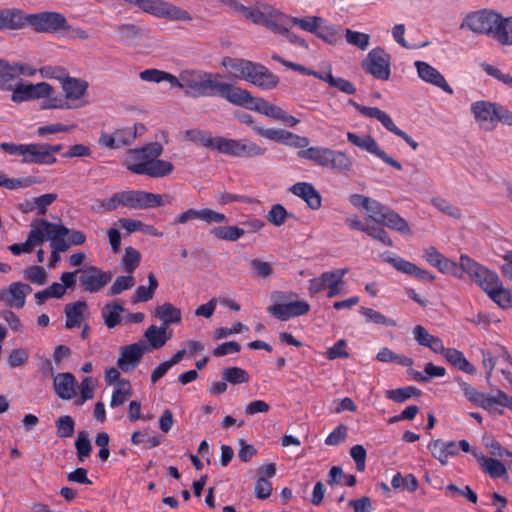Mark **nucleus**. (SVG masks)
Listing matches in <instances>:
<instances>
[{"instance_id":"1","label":"nucleus","mask_w":512,"mask_h":512,"mask_svg":"<svg viewBox=\"0 0 512 512\" xmlns=\"http://www.w3.org/2000/svg\"><path fill=\"white\" fill-rule=\"evenodd\" d=\"M221 75L199 69L182 70L183 91L191 98L220 96L229 100L234 85L221 82Z\"/></svg>"},{"instance_id":"2","label":"nucleus","mask_w":512,"mask_h":512,"mask_svg":"<svg viewBox=\"0 0 512 512\" xmlns=\"http://www.w3.org/2000/svg\"><path fill=\"white\" fill-rule=\"evenodd\" d=\"M163 153L159 142H152L144 147L129 150L127 169L137 175L162 178L174 170V165L166 160L158 159Z\"/></svg>"},{"instance_id":"3","label":"nucleus","mask_w":512,"mask_h":512,"mask_svg":"<svg viewBox=\"0 0 512 512\" xmlns=\"http://www.w3.org/2000/svg\"><path fill=\"white\" fill-rule=\"evenodd\" d=\"M26 26H30L36 33L41 34H57L71 29V25L68 23L65 15L55 11L26 14Z\"/></svg>"},{"instance_id":"4","label":"nucleus","mask_w":512,"mask_h":512,"mask_svg":"<svg viewBox=\"0 0 512 512\" xmlns=\"http://www.w3.org/2000/svg\"><path fill=\"white\" fill-rule=\"evenodd\" d=\"M500 13L482 9L468 13L463 19L460 29H467L478 35H486L495 38Z\"/></svg>"},{"instance_id":"5","label":"nucleus","mask_w":512,"mask_h":512,"mask_svg":"<svg viewBox=\"0 0 512 512\" xmlns=\"http://www.w3.org/2000/svg\"><path fill=\"white\" fill-rule=\"evenodd\" d=\"M460 264L464 271L475 281L487 294L502 284L496 272L489 270L476 262L468 255L460 256Z\"/></svg>"},{"instance_id":"6","label":"nucleus","mask_w":512,"mask_h":512,"mask_svg":"<svg viewBox=\"0 0 512 512\" xmlns=\"http://www.w3.org/2000/svg\"><path fill=\"white\" fill-rule=\"evenodd\" d=\"M391 56L383 48L376 47L369 51L361 62L362 69L379 80H388L391 74Z\"/></svg>"},{"instance_id":"7","label":"nucleus","mask_w":512,"mask_h":512,"mask_svg":"<svg viewBox=\"0 0 512 512\" xmlns=\"http://www.w3.org/2000/svg\"><path fill=\"white\" fill-rule=\"evenodd\" d=\"M144 191L142 190H125L114 193L110 198L98 201V208L104 212H110L119 207H127L130 209H143Z\"/></svg>"},{"instance_id":"8","label":"nucleus","mask_w":512,"mask_h":512,"mask_svg":"<svg viewBox=\"0 0 512 512\" xmlns=\"http://www.w3.org/2000/svg\"><path fill=\"white\" fill-rule=\"evenodd\" d=\"M36 223H39V229L44 235V241L49 240L51 249L58 252H66L70 243L65 240V236L70 233V229L63 224L51 223L45 219H36Z\"/></svg>"},{"instance_id":"9","label":"nucleus","mask_w":512,"mask_h":512,"mask_svg":"<svg viewBox=\"0 0 512 512\" xmlns=\"http://www.w3.org/2000/svg\"><path fill=\"white\" fill-rule=\"evenodd\" d=\"M347 140L351 144L360 148L361 150L375 155L376 157L381 159L384 163L395 168L396 170L402 169V164L399 161H397L396 159L389 156L385 151H383L377 144L376 140L371 135H361L360 136L355 133L348 132Z\"/></svg>"},{"instance_id":"10","label":"nucleus","mask_w":512,"mask_h":512,"mask_svg":"<svg viewBox=\"0 0 512 512\" xmlns=\"http://www.w3.org/2000/svg\"><path fill=\"white\" fill-rule=\"evenodd\" d=\"M147 351H149L148 345L144 340L122 346L117 360L118 368L125 373L133 371Z\"/></svg>"},{"instance_id":"11","label":"nucleus","mask_w":512,"mask_h":512,"mask_svg":"<svg viewBox=\"0 0 512 512\" xmlns=\"http://www.w3.org/2000/svg\"><path fill=\"white\" fill-rule=\"evenodd\" d=\"M228 102L235 106H240L252 111H256L265 116L269 112V108L272 105L267 100L255 97L248 90L236 85L233 87Z\"/></svg>"},{"instance_id":"12","label":"nucleus","mask_w":512,"mask_h":512,"mask_svg":"<svg viewBox=\"0 0 512 512\" xmlns=\"http://www.w3.org/2000/svg\"><path fill=\"white\" fill-rule=\"evenodd\" d=\"M112 280V273L103 271L96 266H89L81 269L79 284L83 291L88 293H97L102 290Z\"/></svg>"},{"instance_id":"13","label":"nucleus","mask_w":512,"mask_h":512,"mask_svg":"<svg viewBox=\"0 0 512 512\" xmlns=\"http://www.w3.org/2000/svg\"><path fill=\"white\" fill-rule=\"evenodd\" d=\"M53 87L46 83L37 84H19L14 87L11 99L14 102H24L33 99L48 97L51 95Z\"/></svg>"},{"instance_id":"14","label":"nucleus","mask_w":512,"mask_h":512,"mask_svg":"<svg viewBox=\"0 0 512 512\" xmlns=\"http://www.w3.org/2000/svg\"><path fill=\"white\" fill-rule=\"evenodd\" d=\"M310 305L304 300L289 303H276L267 308V311L281 321L305 315L309 312Z\"/></svg>"},{"instance_id":"15","label":"nucleus","mask_w":512,"mask_h":512,"mask_svg":"<svg viewBox=\"0 0 512 512\" xmlns=\"http://www.w3.org/2000/svg\"><path fill=\"white\" fill-rule=\"evenodd\" d=\"M32 292L30 285L13 282L7 288L0 289V302L6 306L21 309L26 303L27 294Z\"/></svg>"},{"instance_id":"16","label":"nucleus","mask_w":512,"mask_h":512,"mask_svg":"<svg viewBox=\"0 0 512 512\" xmlns=\"http://www.w3.org/2000/svg\"><path fill=\"white\" fill-rule=\"evenodd\" d=\"M247 82L261 90L270 91L279 85L280 78L263 64L255 62Z\"/></svg>"},{"instance_id":"17","label":"nucleus","mask_w":512,"mask_h":512,"mask_svg":"<svg viewBox=\"0 0 512 512\" xmlns=\"http://www.w3.org/2000/svg\"><path fill=\"white\" fill-rule=\"evenodd\" d=\"M261 134L263 138L294 148H306L310 143L307 137L280 128L261 131Z\"/></svg>"},{"instance_id":"18","label":"nucleus","mask_w":512,"mask_h":512,"mask_svg":"<svg viewBox=\"0 0 512 512\" xmlns=\"http://www.w3.org/2000/svg\"><path fill=\"white\" fill-rule=\"evenodd\" d=\"M496 102L476 101L471 104V113L481 127L486 130L495 128Z\"/></svg>"},{"instance_id":"19","label":"nucleus","mask_w":512,"mask_h":512,"mask_svg":"<svg viewBox=\"0 0 512 512\" xmlns=\"http://www.w3.org/2000/svg\"><path fill=\"white\" fill-rule=\"evenodd\" d=\"M418 77L430 83L438 88H441L444 92L448 94H453L452 87L447 83L444 76L433 66L424 61H416L414 63Z\"/></svg>"},{"instance_id":"20","label":"nucleus","mask_w":512,"mask_h":512,"mask_svg":"<svg viewBox=\"0 0 512 512\" xmlns=\"http://www.w3.org/2000/svg\"><path fill=\"white\" fill-rule=\"evenodd\" d=\"M385 262L389 263L397 271L414 276L418 280L432 282L435 277L428 270L422 269L414 263L407 261L399 256H388L384 258Z\"/></svg>"},{"instance_id":"21","label":"nucleus","mask_w":512,"mask_h":512,"mask_svg":"<svg viewBox=\"0 0 512 512\" xmlns=\"http://www.w3.org/2000/svg\"><path fill=\"white\" fill-rule=\"evenodd\" d=\"M289 191L304 200L313 210H318L322 205V197L312 183L297 182L290 187Z\"/></svg>"},{"instance_id":"22","label":"nucleus","mask_w":512,"mask_h":512,"mask_svg":"<svg viewBox=\"0 0 512 512\" xmlns=\"http://www.w3.org/2000/svg\"><path fill=\"white\" fill-rule=\"evenodd\" d=\"M26 13L20 8L0 9V31L25 28Z\"/></svg>"},{"instance_id":"23","label":"nucleus","mask_w":512,"mask_h":512,"mask_svg":"<svg viewBox=\"0 0 512 512\" xmlns=\"http://www.w3.org/2000/svg\"><path fill=\"white\" fill-rule=\"evenodd\" d=\"M44 242V235L39 229V223H36V219L31 223V230L28 237L23 243H15L8 247V249L16 256L22 253H30L33 249Z\"/></svg>"},{"instance_id":"24","label":"nucleus","mask_w":512,"mask_h":512,"mask_svg":"<svg viewBox=\"0 0 512 512\" xmlns=\"http://www.w3.org/2000/svg\"><path fill=\"white\" fill-rule=\"evenodd\" d=\"M76 379L70 372L58 373L54 376V391L62 400H70L76 395Z\"/></svg>"},{"instance_id":"25","label":"nucleus","mask_w":512,"mask_h":512,"mask_svg":"<svg viewBox=\"0 0 512 512\" xmlns=\"http://www.w3.org/2000/svg\"><path fill=\"white\" fill-rule=\"evenodd\" d=\"M351 104L363 116L378 120L389 132L395 134L399 130L392 118L378 107H367L354 101Z\"/></svg>"},{"instance_id":"26","label":"nucleus","mask_w":512,"mask_h":512,"mask_svg":"<svg viewBox=\"0 0 512 512\" xmlns=\"http://www.w3.org/2000/svg\"><path fill=\"white\" fill-rule=\"evenodd\" d=\"M255 62L243 58L226 56L222 59L221 65L229 70L237 79L247 81Z\"/></svg>"},{"instance_id":"27","label":"nucleus","mask_w":512,"mask_h":512,"mask_svg":"<svg viewBox=\"0 0 512 512\" xmlns=\"http://www.w3.org/2000/svg\"><path fill=\"white\" fill-rule=\"evenodd\" d=\"M316 37L329 45H338L343 42L344 28L338 24L329 23L323 18V23L318 27Z\"/></svg>"},{"instance_id":"28","label":"nucleus","mask_w":512,"mask_h":512,"mask_svg":"<svg viewBox=\"0 0 512 512\" xmlns=\"http://www.w3.org/2000/svg\"><path fill=\"white\" fill-rule=\"evenodd\" d=\"M428 449L432 456L436 458L442 465H446L448 463L450 456H455L458 454L457 443L454 441L444 442L440 439H437L431 441L428 444Z\"/></svg>"},{"instance_id":"29","label":"nucleus","mask_w":512,"mask_h":512,"mask_svg":"<svg viewBox=\"0 0 512 512\" xmlns=\"http://www.w3.org/2000/svg\"><path fill=\"white\" fill-rule=\"evenodd\" d=\"M412 334L418 345L427 347L438 354L443 350V341L438 336L431 335L424 326L416 325Z\"/></svg>"},{"instance_id":"30","label":"nucleus","mask_w":512,"mask_h":512,"mask_svg":"<svg viewBox=\"0 0 512 512\" xmlns=\"http://www.w3.org/2000/svg\"><path fill=\"white\" fill-rule=\"evenodd\" d=\"M88 309L85 301H76L65 305L64 313L66 315L65 328L72 329L80 327L84 320V311Z\"/></svg>"},{"instance_id":"31","label":"nucleus","mask_w":512,"mask_h":512,"mask_svg":"<svg viewBox=\"0 0 512 512\" xmlns=\"http://www.w3.org/2000/svg\"><path fill=\"white\" fill-rule=\"evenodd\" d=\"M332 151V149L326 147L315 146L300 150L297 155L299 158L310 160L318 166L328 168L330 157L333 155Z\"/></svg>"},{"instance_id":"32","label":"nucleus","mask_w":512,"mask_h":512,"mask_svg":"<svg viewBox=\"0 0 512 512\" xmlns=\"http://www.w3.org/2000/svg\"><path fill=\"white\" fill-rule=\"evenodd\" d=\"M439 354L443 355L450 364L459 370L471 375L476 373V368L465 358L461 351L443 346V350Z\"/></svg>"},{"instance_id":"33","label":"nucleus","mask_w":512,"mask_h":512,"mask_svg":"<svg viewBox=\"0 0 512 512\" xmlns=\"http://www.w3.org/2000/svg\"><path fill=\"white\" fill-rule=\"evenodd\" d=\"M155 16L180 21H190L192 19V16L186 10L163 0H159Z\"/></svg>"},{"instance_id":"34","label":"nucleus","mask_w":512,"mask_h":512,"mask_svg":"<svg viewBox=\"0 0 512 512\" xmlns=\"http://www.w3.org/2000/svg\"><path fill=\"white\" fill-rule=\"evenodd\" d=\"M62 89L65 92L66 99L79 100L87 92L88 82L68 75L62 84Z\"/></svg>"},{"instance_id":"35","label":"nucleus","mask_w":512,"mask_h":512,"mask_svg":"<svg viewBox=\"0 0 512 512\" xmlns=\"http://www.w3.org/2000/svg\"><path fill=\"white\" fill-rule=\"evenodd\" d=\"M474 457L478 460L481 468L490 475L492 478H501L507 474L505 465L499 460L485 457L483 454H478L473 451Z\"/></svg>"},{"instance_id":"36","label":"nucleus","mask_w":512,"mask_h":512,"mask_svg":"<svg viewBox=\"0 0 512 512\" xmlns=\"http://www.w3.org/2000/svg\"><path fill=\"white\" fill-rule=\"evenodd\" d=\"M155 316L159 318L166 328L170 324L179 323L182 319L180 309L176 308L171 303H164L155 309Z\"/></svg>"},{"instance_id":"37","label":"nucleus","mask_w":512,"mask_h":512,"mask_svg":"<svg viewBox=\"0 0 512 512\" xmlns=\"http://www.w3.org/2000/svg\"><path fill=\"white\" fill-rule=\"evenodd\" d=\"M381 225H384L387 228L394 230L398 233H401L403 235H412V230L408 222L391 208L389 212L385 215V220H383Z\"/></svg>"},{"instance_id":"38","label":"nucleus","mask_w":512,"mask_h":512,"mask_svg":"<svg viewBox=\"0 0 512 512\" xmlns=\"http://www.w3.org/2000/svg\"><path fill=\"white\" fill-rule=\"evenodd\" d=\"M336 269L325 271L320 276L312 278L308 281V292L311 297L329 288L330 284L335 280Z\"/></svg>"},{"instance_id":"39","label":"nucleus","mask_w":512,"mask_h":512,"mask_svg":"<svg viewBox=\"0 0 512 512\" xmlns=\"http://www.w3.org/2000/svg\"><path fill=\"white\" fill-rule=\"evenodd\" d=\"M122 312H124V307L118 302L105 304L101 311L105 325L110 329L119 325L122 321Z\"/></svg>"},{"instance_id":"40","label":"nucleus","mask_w":512,"mask_h":512,"mask_svg":"<svg viewBox=\"0 0 512 512\" xmlns=\"http://www.w3.org/2000/svg\"><path fill=\"white\" fill-rule=\"evenodd\" d=\"M494 39L503 46H512V16L504 17L500 14Z\"/></svg>"},{"instance_id":"41","label":"nucleus","mask_w":512,"mask_h":512,"mask_svg":"<svg viewBox=\"0 0 512 512\" xmlns=\"http://www.w3.org/2000/svg\"><path fill=\"white\" fill-rule=\"evenodd\" d=\"M246 231L238 226H215L209 234L219 240L235 242L244 236Z\"/></svg>"},{"instance_id":"42","label":"nucleus","mask_w":512,"mask_h":512,"mask_svg":"<svg viewBox=\"0 0 512 512\" xmlns=\"http://www.w3.org/2000/svg\"><path fill=\"white\" fill-rule=\"evenodd\" d=\"M166 327L165 326H161V327H157L155 325H151L144 333V337L146 338L149 346H148V349L149 351L153 350V349H159L161 347H163L168 338L166 336Z\"/></svg>"},{"instance_id":"43","label":"nucleus","mask_w":512,"mask_h":512,"mask_svg":"<svg viewBox=\"0 0 512 512\" xmlns=\"http://www.w3.org/2000/svg\"><path fill=\"white\" fill-rule=\"evenodd\" d=\"M148 282V287L141 285L136 288L132 296L133 303L147 302L153 298L155 291L159 285L158 280L153 273H150L148 275Z\"/></svg>"},{"instance_id":"44","label":"nucleus","mask_w":512,"mask_h":512,"mask_svg":"<svg viewBox=\"0 0 512 512\" xmlns=\"http://www.w3.org/2000/svg\"><path fill=\"white\" fill-rule=\"evenodd\" d=\"M26 149L28 164L48 165L47 161H52L49 154L44 151L43 143H29Z\"/></svg>"},{"instance_id":"45","label":"nucleus","mask_w":512,"mask_h":512,"mask_svg":"<svg viewBox=\"0 0 512 512\" xmlns=\"http://www.w3.org/2000/svg\"><path fill=\"white\" fill-rule=\"evenodd\" d=\"M328 168L338 173L347 174L352 169V159L345 152L332 151Z\"/></svg>"},{"instance_id":"46","label":"nucleus","mask_w":512,"mask_h":512,"mask_svg":"<svg viewBox=\"0 0 512 512\" xmlns=\"http://www.w3.org/2000/svg\"><path fill=\"white\" fill-rule=\"evenodd\" d=\"M266 153V148L257 143L244 139L238 141L237 156L239 158L261 157Z\"/></svg>"},{"instance_id":"47","label":"nucleus","mask_w":512,"mask_h":512,"mask_svg":"<svg viewBox=\"0 0 512 512\" xmlns=\"http://www.w3.org/2000/svg\"><path fill=\"white\" fill-rule=\"evenodd\" d=\"M421 395V391L415 386H407L397 389H391L386 391V398L392 400L396 403H403L409 398L415 396L419 397Z\"/></svg>"},{"instance_id":"48","label":"nucleus","mask_w":512,"mask_h":512,"mask_svg":"<svg viewBox=\"0 0 512 512\" xmlns=\"http://www.w3.org/2000/svg\"><path fill=\"white\" fill-rule=\"evenodd\" d=\"M359 312L365 317L367 323H374L377 325H383L387 327H395L396 321L386 317L379 311L372 308L361 307Z\"/></svg>"},{"instance_id":"49","label":"nucleus","mask_w":512,"mask_h":512,"mask_svg":"<svg viewBox=\"0 0 512 512\" xmlns=\"http://www.w3.org/2000/svg\"><path fill=\"white\" fill-rule=\"evenodd\" d=\"M15 80V73L11 67V63L7 60L0 58V90L13 91Z\"/></svg>"},{"instance_id":"50","label":"nucleus","mask_w":512,"mask_h":512,"mask_svg":"<svg viewBox=\"0 0 512 512\" xmlns=\"http://www.w3.org/2000/svg\"><path fill=\"white\" fill-rule=\"evenodd\" d=\"M344 37L349 45L366 50L370 45V36L366 33L344 28Z\"/></svg>"},{"instance_id":"51","label":"nucleus","mask_w":512,"mask_h":512,"mask_svg":"<svg viewBox=\"0 0 512 512\" xmlns=\"http://www.w3.org/2000/svg\"><path fill=\"white\" fill-rule=\"evenodd\" d=\"M293 217L282 204H274L266 214V219L269 223L276 227H280L285 224L287 218Z\"/></svg>"},{"instance_id":"52","label":"nucleus","mask_w":512,"mask_h":512,"mask_svg":"<svg viewBox=\"0 0 512 512\" xmlns=\"http://www.w3.org/2000/svg\"><path fill=\"white\" fill-rule=\"evenodd\" d=\"M23 277L35 285L42 286L47 282L48 274L42 266L34 265L23 270Z\"/></svg>"},{"instance_id":"53","label":"nucleus","mask_w":512,"mask_h":512,"mask_svg":"<svg viewBox=\"0 0 512 512\" xmlns=\"http://www.w3.org/2000/svg\"><path fill=\"white\" fill-rule=\"evenodd\" d=\"M75 448L77 458L80 462H83L85 458L90 456L92 452V445L87 431L83 430L78 433L77 439L75 440Z\"/></svg>"},{"instance_id":"54","label":"nucleus","mask_w":512,"mask_h":512,"mask_svg":"<svg viewBox=\"0 0 512 512\" xmlns=\"http://www.w3.org/2000/svg\"><path fill=\"white\" fill-rule=\"evenodd\" d=\"M223 380L226 382L237 385L247 383L249 381V375L246 370L239 367H228L222 371Z\"/></svg>"},{"instance_id":"55","label":"nucleus","mask_w":512,"mask_h":512,"mask_svg":"<svg viewBox=\"0 0 512 512\" xmlns=\"http://www.w3.org/2000/svg\"><path fill=\"white\" fill-rule=\"evenodd\" d=\"M249 266L252 277L265 279L270 277L273 273L271 264L259 258L250 259Z\"/></svg>"},{"instance_id":"56","label":"nucleus","mask_w":512,"mask_h":512,"mask_svg":"<svg viewBox=\"0 0 512 512\" xmlns=\"http://www.w3.org/2000/svg\"><path fill=\"white\" fill-rule=\"evenodd\" d=\"M237 139L226 138V137H215L214 148L219 153L236 157L237 156V148H238Z\"/></svg>"},{"instance_id":"57","label":"nucleus","mask_w":512,"mask_h":512,"mask_svg":"<svg viewBox=\"0 0 512 512\" xmlns=\"http://www.w3.org/2000/svg\"><path fill=\"white\" fill-rule=\"evenodd\" d=\"M56 434L59 438L72 437L75 432V421L69 415L60 416L56 422Z\"/></svg>"},{"instance_id":"58","label":"nucleus","mask_w":512,"mask_h":512,"mask_svg":"<svg viewBox=\"0 0 512 512\" xmlns=\"http://www.w3.org/2000/svg\"><path fill=\"white\" fill-rule=\"evenodd\" d=\"M292 24L299 26L302 30L312 33L316 36L318 27L323 23V18L318 16H309L304 18L292 17Z\"/></svg>"},{"instance_id":"59","label":"nucleus","mask_w":512,"mask_h":512,"mask_svg":"<svg viewBox=\"0 0 512 512\" xmlns=\"http://www.w3.org/2000/svg\"><path fill=\"white\" fill-rule=\"evenodd\" d=\"M369 213V217L377 224L381 225L385 220V215L389 212L390 207L382 204L381 202L371 199L367 208L365 209Z\"/></svg>"},{"instance_id":"60","label":"nucleus","mask_w":512,"mask_h":512,"mask_svg":"<svg viewBox=\"0 0 512 512\" xmlns=\"http://www.w3.org/2000/svg\"><path fill=\"white\" fill-rule=\"evenodd\" d=\"M186 136L196 144L212 149L214 148L215 137H212L209 132L191 129L186 131Z\"/></svg>"},{"instance_id":"61","label":"nucleus","mask_w":512,"mask_h":512,"mask_svg":"<svg viewBox=\"0 0 512 512\" xmlns=\"http://www.w3.org/2000/svg\"><path fill=\"white\" fill-rule=\"evenodd\" d=\"M140 260L141 254L138 250L131 246L125 249V254L122 258V262L127 273L132 274L139 266Z\"/></svg>"},{"instance_id":"62","label":"nucleus","mask_w":512,"mask_h":512,"mask_svg":"<svg viewBox=\"0 0 512 512\" xmlns=\"http://www.w3.org/2000/svg\"><path fill=\"white\" fill-rule=\"evenodd\" d=\"M480 66L487 75L512 89V76L510 74L504 73L499 68L486 62L481 63Z\"/></svg>"},{"instance_id":"63","label":"nucleus","mask_w":512,"mask_h":512,"mask_svg":"<svg viewBox=\"0 0 512 512\" xmlns=\"http://www.w3.org/2000/svg\"><path fill=\"white\" fill-rule=\"evenodd\" d=\"M135 285V278L130 274L127 276H119L114 283L110 286L108 294L116 296L125 290L131 289Z\"/></svg>"},{"instance_id":"64","label":"nucleus","mask_w":512,"mask_h":512,"mask_svg":"<svg viewBox=\"0 0 512 512\" xmlns=\"http://www.w3.org/2000/svg\"><path fill=\"white\" fill-rule=\"evenodd\" d=\"M57 199V194L47 193L39 197H35L30 203V210L37 209L39 215H45L47 207L51 205Z\"/></svg>"}]
</instances>
